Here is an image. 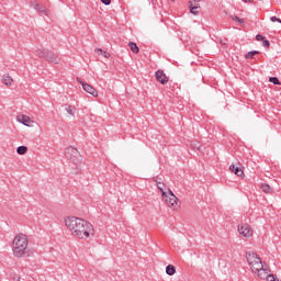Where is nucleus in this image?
Instances as JSON below:
<instances>
[{"instance_id": "obj_15", "label": "nucleus", "mask_w": 281, "mask_h": 281, "mask_svg": "<svg viewBox=\"0 0 281 281\" xmlns=\"http://www.w3.org/2000/svg\"><path fill=\"white\" fill-rule=\"evenodd\" d=\"M261 190L265 192V194H273V188L267 183L261 184Z\"/></svg>"}, {"instance_id": "obj_30", "label": "nucleus", "mask_w": 281, "mask_h": 281, "mask_svg": "<svg viewBox=\"0 0 281 281\" xmlns=\"http://www.w3.org/2000/svg\"><path fill=\"white\" fill-rule=\"evenodd\" d=\"M176 0H171L172 3H175Z\"/></svg>"}, {"instance_id": "obj_7", "label": "nucleus", "mask_w": 281, "mask_h": 281, "mask_svg": "<svg viewBox=\"0 0 281 281\" xmlns=\"http://www.w3.org/2000/svg\"><path fill=\"white\" fill-rule=\"evenodd\" d=\"M237 234L240 236V238H245V240H251L256 232L254 231V226H251V224L241 222L237 225Z\"/></svg>"}, {"instance_id": "obj_4", "label": "nucleus", "mask_w": 281, "mask_h": 281, "mask_svg": "<svg viewBox=\"0 0 281 281\" xmlns=\"http://www.w3.org/2000/svg\"><path fill=\"white\" fill-rule=\"evenodd\" d=\"M65 157L70 161V164H72V166H76V168H82V166H85L82 154H80V150L75 146L66 147Z\"/></svg>"}, {"instance_id": "obj_16", "label": "nucleus", "mask_w": 281, "mask_h": 281, "mask_svg": "<svg viewBox=\"0 0 281 281\" xmlns=\"http://www.w3.org/2000/svg\"><path fill=\"white\" fill-rule=\"evenodd\" d=\"M166 273L167 276H175V273H177V268H175L172 265H168L166 267Z\"/></svg>"}, {"instance_id": "obj_21", "label": "nucleus", "mask_w": 281, "mask_h": 281, "mask_svg": "<svg viewBox=\"0 0 281 281\" xmlns=\"http://www.w3.org/2000/svg\"><path fill=\"white\" fill-rule=\"evenodd\" d=\"M10 277L13 281H21V277L16 272H11Z\"/></svg>"}, {"instance_id": "obj_12", "label": "nucleus", "mask_w": 281, "mask_h": 281, "mask_svg": "<svg viewBox=\"0 0 281 281\" xmlns=\"http://www.w3.org/2000/svg\"><path fill=\"white\" fill-rule=\"evenodd\" d=\"M1 82L4 85V87H12L14 85V79L10 74H4L1 77Z\"/></svg>"}, {"instance_id": "obj_28", "label": "nucleus", "mask_w": 281, "mask_h": 281, "mask_svg": "<svg viewBox=\"0 0 281 281\" xmlns=\"http://www.w3.org/2000/svg\"><path fill=\"white\" fill-rule=\"evenodd\" d=\"M256 41H265V36L258 34L256 35Z\"/></svg>"}, {"instance_id": "obj_3", "label": "nucleus", "mask_w": 281, "mask_h": 281, "mask_svg": "<svg viewBox=\"0 0 281 281\" xmlns=\"http://www.w3.org/2000/svg\"><path fill=\"white\" fill-rule=\"evenodd\" d=\"M30 239L24 233H19L12 241V254L14 258H27L30 256Z\"/></svg>"}, {"instance_id": "obj_22", "label": "nucleus", "mask_w": 281, "mask_h": 281, "mask_svg": "<svg viewBox=\"0 0 281 281\" xmlns=\"http://www.w3.org/2000/svg\"><path fill=\"white\" fill-rule=\"evenodd\" d=\"M269 82H272L273 85H280L278 77H270Z\"/></svg>"}, {"instance_id": "obj_9", "label": "nucleus", "mask_w": 281, "mask_h": 281, "mask_svg": "<svg viewBox=\"0 0 281 281\" xmlns=\"http://www.w3.org/2000/svg\"><path fill=\"white\" fill-rule=\"evenodd\" d=\"M229 171L236 177H239V179H245V166L240 165V162H238V165L232 164Z\"/></svg>"}, {"instance_id": "obj_24", "label": "nucleus", "mask_w": 281, "mask_h": 281, "mask_svg": "<svg viewBox=\"0 0 281 281\" xmlns=\"http://www.w3.org/2000/svg\"><path fill=\"white\" fill-rule=\"evenodd\" d=\"M270 21H272V23H280L281 24V20L278 16H271Z\"/></svg>"}, {"instance_id": "obj_29", "label": "nucleus", "mask_w": 281, "mask_h": 281, "mask_svg": "<svg viewBox=\"0 0 281 281\" xmlns=\"http://www.w3.org/2000/svg\"><path fill=\"white\" fill-rule=\"evenodd\" d=\"M104 5H111V0H101Z\"/></svg>"}, {"instance_id": "obj_20", "label": "nucleus", "mask_w": 281, "mask_h": 281, "mask_svg": "<svg viewBox=\"0 0 281 281\" xmlns=\"http://www.w3.org/2000/svg\"><path fill=\"white\" fill-rule=\"evenodd\" d=\"M16 153H18V155H25L26 153H27V146H19L18 148H16Z\"/></svg>"}, {"instance_id": "obj_26", "label": "nucleus", "mask_w": 281, "mask_h": 281, "mask_svg": "<svg viewBox=\"0 0 281 281\" xmlns=\"http://www.w3.org/2000/svg\"><path fill=\"white\" fill-rule=\"evenodd\" d=\"M262 45H263V47H270V46H271V43H269L268 40H263V41H262Z\"/></svg>"}, {"instance_id": "obj_19", "label": "nucleus", "mask_w": 281, "mask_h": 281, "mask_svg": "<svg viewBox=\"0 0 281 281\" xmlns=\"http://www.w3.org/2000/svg\"><path fill=\"white\" fill-rule=\"evenodd\" d=\"M259 52L258 50H255V52H248L246 55H245V58L247 60H251L254 58V56H258Z\"/></svg>"}, {"instance_id": "obj_8", "label": "nucleus", "mask_w": 281, "mask_h": 281, "mask_svg": "<svg viewBox=\"0 0 281 281\" xmlns=\"http://www.w3.org/2000/svg\"><path fill=\"white\" fill-rule=\"evenodd\" d=\"M16 122L19 124H23V126H26L27 128H32L33 126L36 125V121H34V119H32L30 115L27 114H19L15 117Z\"/></svg>"}, {"instance_id": "obj_11", "label": "nucleus", "mask_w": 281, "mask_h": 281, "mask_svg": "<svg viewBox=\"0 0 281 281\" xmlns=\"http://www.w3.org/2000/svg\"><path fill=\"white\" fill-rule=\"evenodd\" d=\"M155 78L158 82H160V85H168V80H170L167 76L166 72H164V70H157L155 72Z\"/></svg>"}, {"instance_id": "obj_1", "label": "nucleus", "mask_w": 281, "mask_h": 281, "mask_svg": "<svg viewBox=\"0 0 281 281\" xmlns=\"http://www.w3.org/2000/svg\"><path fill=\"white\" fill-rule=\"evenodd\" d=\"M63 222L72 238L89 240V238L95 236V227H93V224L82 217L67 215L64 217Z\"/></svg>"}, {"instance_id": "obj_5", "label": "nucleus", "mask_w": 281, "mask_h": 281, "mask_svg": "<svg viewBox=\"0 0 281 281\" xmlns=\"http://www.w3.org/2000/svg\"><path fill=\"white\" fill-rule=\"evenodd\" d=\"M35 54L37 58H42V60H45L46 63H53V65H60V58L44 46L35 47Z\"/></svg>"}, {"instance_id": "obj_10", "label": "nucleus", "mask_w": 281, "mask_h": 281, "mask_svg": "<svg viewBox=\"0 0 281 281\" xmlns=\"http://www.w3.org/2000/svg\"><path fill=\"white\" fill-rule=\"evenodd\" d=\"M78 82L81 85L83 91H86V93H89L90 95H92L93 98H98V90H95V88H93V86L77 79Z\"/></svg>"}, {"instance_id": "obj_25", "label": "nucleus", "mask_w": 281, "mask_h": 281, "mask_svg": "<svg viewBox=\"0 0 281 281\" xmlns=\"http://www.w3.org/2000/svg\"><path fill=\"white\" fill-rule=\"evenodd\" d=\"M233 20L234 21H237L238 23H245V20H243V19H240V18H238V16H233Z\"/></svg>"}, {"instance_id": "obj_6", "label": "nucleus", "mask_w": 281, "mask_h": 281, "mask_svg": "<svg viewBox=\"0 0 281 281\" xmlns=\"http://www.w3.org/2000/svg\"><path fill=\"white\" fill-rule=\"evenodd\" d=\"M161 200L167 205V207H169V210H172L173 212H179V210H181L179 198H177L172 190H168V192L161 196Z\"/></svg>"}, {"instance_id": "obj_17", "label": "nucleus", "mask_w": 281, "mask_h": 281, "mask_svg": "<svg viewBox=\"0 0 281 281\" xmlns=\"http://www.w3.org/2000/svg\"><path fill=\"white\" fill-rule=\"evenodd\" d=\"M128 47L131 48V50H132L134 54H139V46H137L136 43L130 42V43H128Z\"/></svg>"}, {"instance_id": "obj_18", "label": "nucleus", "mask_w": 281, "mask_h": 281, "mask_svg": "<svg viewBox=\"0 0 281 281\" xmlns=\"http://www.w3.org/2000/svg\"><path fill=\"white\" fill-rule=\"evenodd\" d=\"M95 53L99 56H103V58H111V54L109 52L102 50L101 48H97Z\"/></svg>"}, {"instance_id": "obj_27", "label": "nucleus", "mask_w": 281, "mask_h": 281, "mask_svg": "<svg viewBox=\"0 0 281 281\" xmlns=\"http://www.w3.org/2000/svg\"><path fill=\"white\" fill-rule=\"evenodd\" d=\"M189 3H193L194 5H199L201 3V0H191Z\"/></svg>"}, {"instance_id": "obj_14", "label": "nucleus", "mask_w": 281, "mask_h": 281, "mask_svg": "<svg viewBox=\"0 0 281 281\" xmlns=\"http://www.w3.org/2000/svg\"><path fill=\"white\" fill-rule=\"evenodd\" d=\"M188 3L190 8V13L196 16L199 14V8H201V4H194V2H188Z\"/></svg>"}, {"instance_id": "obj_23", "label": "nucleus", "mask_w": 281, "mask_h": 281, "mask_svg": "<svg viewBox=\"0 0 281 281\" xmlns=\"http://www.w3.org/2000/svg\"><path fill=\"white\" fill-rule=\"evenodd\" d=\"M66 112L68 113V115H74V106L71 105L66 106Z\"/></svg>"}, {"instance_id": "obj_13", "label": "nucleus", "mask_w": 281, "mask_h": 281, "mask_svg": "<svg viewBox=\"0 0 281 281\" xmlns=\"http://www.w3.org/2000/svg\"><path fill=\"white\" fill-rule=\"evenodd\" d=\"M156 186H157L159 192L161 193V196H164L165 194H167L168 190H170V188H168V187L166 186V183L160 182V181H159V182H156Z\"/></svg>"}, {"instance_id": "obj_2", "label": "nucleus", "mask_w": 281, "mask_h": 281, "mask_svg": "<svg viewBox=\"0 0 281 281\" xmlns=\"http://www.w3.org/2000/svg\"><path fill=\"white\" fill-rule=\"evenodd\" d=\"M246 262L248 263V267L257 278H260V280H267V281H280V279L276 278L273 274H269V269L265 267V263H262V258L254 251L246 252Z\"/></svg>"}]
</instances>
